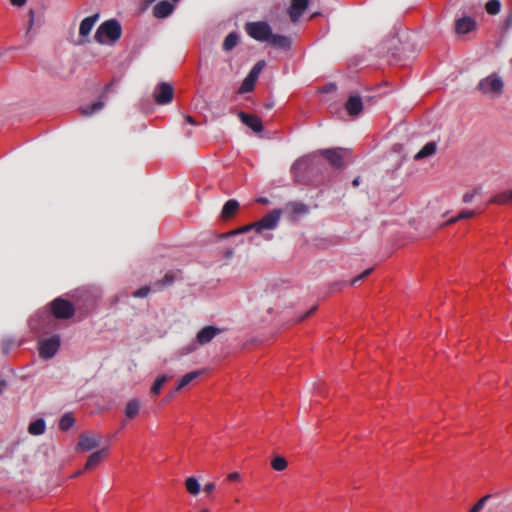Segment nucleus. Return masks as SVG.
Instances as JSON below:
<instances>
[{
    "mask_svg": "<svg viewBox=\"0 0 512 512\" xmlns=\"http://www.w3.org/2000/svg\"><path fill=\"white\" fill-rule=\"evenodd\" d=\"M121 36V26L115 19H110L99 25L94 39L99 44H105L106 40L115 43Z\"/></svg>",
    "mask_w": 512,
    "mask_h": 512,
    "instance_id": "f257e3e1",
    "label": "nucleus"
},
{
    "mask_svg": "<svg viewBox=\"0 0 512 512\" xmlns=\"http://www.w3.org/2000/svg\"><path fill=\"white\" fill-rule=\"evenodd\" d=\"M245 31L248 33L250 38L259 42H265L274 35L267 22H248L245 25Z\"/></svg>",
    "mask_w": 512,
    "mask_h": 512,
    "instance_id": "f03ea898",
    "label": "nucleus"
},
{
    "mask_svg": "<svg viewBox=\"0 0 512 512\" xmlns=\"http://www.w3.org/2000/svg\"><path fill=\"white\" fill-rule=\"evenodd\" d=\"M50 311L55 318L68 320L74 315V306L69 300L57 297L50 303Z\"/></svg>",
    "mask_w": 512,
    "mask_h": 512,
    "instance_id": "7ed1b4c3",
    "label": "nucleus"
},
{
    "mask_svg": "<svg viewBox=\"0 0 512 512\" xmlns=\"http://www.w3.org/2000/svg\"><path fill=\"white\" fill-rule=\"evenodd\" d=\"M504 83L500 76L492 74L480 80L478 90L486 95H499L503 91Z\"/></svg>",
    "mask_w": 512,
    "mask_h": 512,
    "instance_id": "20e7f679",
    "label": "nucleus"
},
{
    "mask_svg": "<svg viewBox=\"0 0 512 512\" xmlns=\"http://www.w3.org/2000/svg\"><path fill=\"white\" fill-rule=\"evenodd\" d=\"M281 214L282 211L278 209L270 211V213L266 214L262 219L253 223L254 230L258 233H262L265 230L275 229L278 227Z\"/></svg>",
    "mask_w": 512,
    "mask_h": 512,
    "instance_id": "39448f33",
    "label": "nucleus"
},
{
    "mask_svg": "<svg viewBox=\"0 0 512 512\" xmlns=\"http://www.w3.org/2000/svg\"><path fill=\"white\" fill-rule=\"evenodd\" d=\"M320 155L336 169L344 167L345 150L342 148H328L319 151Z\"/></svg>",
    "mask_w": 512,
    "mask_h": 512,
    "instance_id": "423d86ee",
    "label": "nucleus"
},
{
    "mask_svg": "<svg viewBox=\"0 0 512 512\" xmlns=\"http://www.w3.org/2000/svg\"><path fill=\"white\" fill-rule=\"evenodd\" d=\"M59 348V337L53 335L45 340L40 341V347H38V354L42 359H51L57 354Z\"/></svg>",
    "mask_w": 512,
    "mask_h": 512,
    "instance_id": "0eeeda50",
    "label": "nucleus"
},
{
    "mask_svg": "<svg viewBox=\"0 0 512 512\" xmlns=\"http://www.w3.org/2000/svg\"><path fill=\"white\" fill-rule=\"evenodd\" d=\"M266 63L261 60L253 66L252 70H250L248 76L245 77V80L242 81L240 86V90L238 93H250L254 89V84L258 79L259 73L262 71Z\"/></svg>",
    "mask_w": 512,
    "mask_h": 512,
    "instance_id": "6e6552de",
    "label": "nucleus"
},
{
    "mask_svg": "<svg viewBox=\"0 0 512 512\" xmlns=\"http://www.w3.org/2000/svg\"><path fill=\"white\" fill-rule=\"evenodd\" d=\"M100 441H102L100 436L85 433L81 434L80 437H78L76 450L81 452H89L97 448L100 444Z\"/></svg>",
    "mask_w": 512,
    "mask_h": 512,
    "instance_id": "1a4fd4ad",
    "label": "nucleus"
},
{
    "mask_svg": "<svg viewBox=\"0 0 512 512\" xmlns=\"http://www.w3.org/2000/svg\"><path fill=\"white\" fill-rule=\"evenodd\" d=\"M222 332L221 328H218L213 325H208L203 328L196 334V341L199 345H205L208 342L212 341L214 337Z\"/></svg>",
    "mask_w": 512,
    "mask_h": 512,
    "instance_id": "9d476101",
    "label": "nucleus"
},
{
    "mask_svg": "<svg viewBox=\"0 0 512 512\" xmlns=\"http://www.w3.org/2000/svg\"><path fill=\"white\" fill-rule=\"evenodd\" d=\"M173 98V87L171 84L161 83L155 93V101L159 105L171 103Z\"/></svg>",
    "mask_w": 512,
    "mask_h": 512,
    "instance_id": "9b49d317",
    "label": "nucleus"
},
{
    "mask_svg": "<svg viewBox=\"0 0 512 512\" xmlns=\"http://www.w3.org/2000/svg\"><path fill=\"white\" fill-rule=\"evenodd\" d=\"M308 3V0H291L288 16H290L292 23H295L303 15L304 11L307 10Z\"/></svg>",
    "mask_w": 512,
    "mask_h": 512,
    "instance_id": "f8f14e48",
    "label": "nucleus"
},
{
    "mask_svg": "<svg viewBox=\"0 0 512 512\" xmlns=\"http://www.w3.org/2000/svg\"><path fill=\"white\" fill-rule=\"evenodd\" d=\"M476 28V22L472 17L464 16L455 21V32L458 35H466Z\"/></svg>",
    "mask_w": 512,
    "mask_h": 512,
    "instance_id": "ddd939ff",
    "label": "nucleus"
},
{
    "mask_svg": "<svg viewBox=\"0 0 512 512\" xmlns=\"http://www.w3.org/2000/svg\"><path fill=\"white\" fill-rule=\"evenodd\" d=\"M238 118L248 126L254 133H261L263 131L262 120L252 114H246L243 111L238 112Z\"/></svg>",
    "mask_w": 512,
    "mask_h": 512,
    "instance_id": "4468645a",
    "label": "nucleus"
},
{
    "mask_svg": "<svg viewBox=\"0 0 512 512\" xmlns=\"http://www.w3.org/2000/svg\"><path fill=\"white\" fill-rule=\"evenodd\" d=\"M265 42L269 43L271 47L278 50L287 51L291 48V39L279 34H273V36H271Z\"/></svg>",
    "mask_w": 512,
    "mask_h": 512,
    "instance_id": "2eb2a0df",
    "label": "nucleus"
},
{
    "mask_svg": "<svg viewBox=\"0 0 512 512\" xmlns=\"http://www.w3.org/2000/svg\"><path fill=\"white\" fill-rule=\"evenodd\" d=\"M173 12V5L171 2L167 0H162L154 6V10H152V13H154V16L158 19H164L167 18L171 13Z\"/></svg>",
    "mask_w": 512,
    "mask_h": 512,
    "instance_id": "dca6fc26",
    "label": "nucleus"
},
{
    "mask_svg": "<svg viewBox=\"0 0 512 512\" xmlns=\"http://www.w3.org/2000/svg\"><path fill=\"white\" fill-rule=\"evenodd\" d=\"M239 209V203L236 199H230L225 202L224 207L221 210L222 221H227L234 217Z\"/></svg>",
    "mask_w": 512,
    "mask_h": 512,
    "instance_id": "f3484780",
    "label": "nucleus"
},
{
    "mask_svg": "<svg viewBox=\"0 0 512 512\" xmlns=\"http://www.w3.org/2000/svg\"><path fill=\"white\" fill-rule=\"evenodd\" d=\"M345 109L351 116H358L362 112V101L360 96H349L345 102Z\"/></svg>",
    "mask_w": 512,
    "mask_h": 512,
    "instance_id": "a211bd4d",
    "label": "nucleus"
},
{
    "mask_svg": "<svg viewBox=\"0 0 512 512\" xmlns=\"http://www.w3.org/2000/svg\"><path fill=\"white\" fill-rule=\"evenodd\" d=\"M107 454V448L99 449L93 454H91L88 458V461H86L85 464V470H90L99 465V463L102 461L103 457H105Z\"/></svg>",
    "mask_w": 512,
    "mask_h": 512,
    "instance_id": "6ab92c4d",
    "label": "nucleus"
},
{
    "mask_svg": "<svg viewBox=\"0 0 512 512\" xmlns=\"http://www.w3.org/2000/svg\"><path fill=\"white\" fill-rule=\"evenodd\" d=\"M99 15H90L89 17L84 18L80 24V35L82 37H88L95 23L98 21Z\"/></svg>",
    "mask_w": 512,
    "mask_h": 512,
    "instance_id": "aec40b11",
    "label": "nucleus"
},
{
    "mask_svg": "<svg viewBox=\"0 0 512 512\" xmlns=\"http://www.w3.org/2000/svg\"><path fill=\"white\" fill-rule=\"evenodd\" d=\"M140 401L138 399H132L127 402L126 407H124V416L126 419L133 420L139 414L140 411Z\"/></svg>",
    "mask_w": 512,
    "mask_h": 512,
    "instance_id": "412c9836",
    "label": "nucleus"
},
{
    "mask_svg": "<svg viewBox=\"0 0 512 512\" xmlns=\"http://www.w3.org/2000/svg\"><path fill=\"white\" fill-rule=\"evenodd\" d=\"M202 373L203 371L199 370L184 374L183 378L180 379L179 384H177L175 391L177 392L182 390L184 387L188 386L189 383L196 380L197 377L201 376Z\"/></svg>",
    "mask_w": 512,
    "mask_h": 512,
    "instance_id": "4be33fe9",
    "label": "nucleus"
},
{
    "mask_svg": "<svg viewBox=\"0 0 512 512\" xmlns=\"http://www.w3.org/2000/svg\"><path fill=\"white\" fill-rule=\"evenodd\" d=\"M46 424L42 418H37L28 426L29 435L40 436L45 432Z\"/></svg>",
    "mask_w": 512,
    "mask_h": 512,
    "instance_id": "5701e85b",
    "label": "nucleus"
},
{
    "mask_svg": "<svg viewBox=\"0 0 512 512\" xmlns=\"http://www.w3.org/2000/svg\"><path fill=\"white\" fill-rule=\"evenodd\" d=\"M286 207L293 215H307L309 211L308 206L299 201H291Z\"/></svg>",
    "mask_w": 512,
    "mask_h": 512,
    "instance_id": "b1692460",
    "label": "nucleus"
},
{
    "mask_svg": "<svg viewBox=\"0 0 512 512\" xmlns=\"http://www.w3.org/2000/svg\"><path fill=\"white\" fill-rule=\"evenodd\" d=\"M436 151V145L435 142H427L419 152H417L416 156H414V159L421 160L426 157L434 155Z\"/></svg>",
    "mask_w": 512,
    "mask_h": 512,
    "instance_id": "393cba45",
    "label": "nucleus"
},
{
    "mask_svg": "<svg viewBox=\"0 0 512 512\" xmlns=\"http://www.w3.org/2000/svg\"><path fill=\"white\" fill-rule=\"evenodd\" d=\"M185 490L192 496H197L200 493L201 486L196 477H189L185 479Z\"/></svg>",
    "mask_w": 512,
    "mask_h": 512,
    "instance_id": "a878e982",
    "label": "nucleus"
},
{
    "mask_svg": "<svg viewBox=\"0 0 512 512\" xmlns=\"http://www.w3.org/2000/svg\"><path fill=\"white\" fill-rule=\"evenodd\" d=\"M512 202V190L503 192L498 194L490 199L488 203L490 204H498V205H506Z\"/></svg>",
    "mask_w": 512,
    "mask_h": 512,
    "instance_id": "bb28decb",
    "label": "nucleus"
},
{
    "mask_svg": "<svg viewBox=\"0 0 512 512\" xmlns=\"http://www.w3.org/2000/svg\"><path fill=\"white\" fill-rule=\"evenodd\" d=\"M239 41V36L237 33L232 32L225 37L224 43H222V50L228 52L233 50L234 47L237 46Z\"/></svg>",
    "mask_w": 512,
    "mask_h": 512,
    "instance_id": "cd10ccee",
    "label": "nucleus"
},
{
    "mask_svg": "<svg viewBox=\"0 0 512 512\" xmlns=\"http://www.w3.org/2000/svg\"><path fill=\"white\" fill-rule=\"evenodd\" d=\"M176 279V274L173 271H170L164 275L163 279L157 281L155 283V289L162 290L164 287L168 285H172L174 280Z\"/></svg>",
    "mask_w": 512,
    "mask_h": 512,
    "instance_id": "c85d7f7f",
    "label": "nucleus"
},
{
    "mask_svg": "<svg viewBox=\"0 0 512 512\" xmlns=\"http://www.w3.org/2000/svg\"><path fill=\"white\" fill-rule=\"evenodd\" d=\"M104 106V103L102 100H98L88 106L81 108V113L84 116H91L92 114L96 113L97 111L101 110Z\"/></svg>",
    "mask_w": 512,
    "mask_h": 512,
    "instance_id": "c756f323",
    "label": "nucleus"
},
{
    "mask_svg": "<svg viewBox=\"0 0 512 512\" xmlns=\"http://www.w3.org/2000/svg\"><path fill=\"white\" fill-rule=\"evenodd\" d=\"M74 425V418L73 415L70 413H66L62 415L60 419V423H58V428H60L61 431H67Z\"/></svg>",
    "mask_w": 512,
    "mask_h": 512,
    "instance_id": "7c9ffc66",
    "label": "nucleus"
},
{
    "mask_svg": "<svg viewBox=\"0 0 512 512\" xmlns=\"http://www.w3.org/2000/svg\"><path fill=\"white\" fill-rule=\"evenodd\" d=\"M167 375H160L156 378L154 384H152L151 387V393L154 395L160 394L161 388H163V385L168 381Z\"/></svg>",
    "mask_w": 512,
    "mask_h": 512,
    "instance_id": "2f4dec72",
    "label": "nucleus"
},
{
    "mask_svg": "<svg viewBox=\"0 0 512 512\" xmlns=\"http://www.w3.org/2000/svg\"><path fill=\"white\" fill-rule=\"evenodd\" d=\"M271 468L277 470V471H283L287 468V461L286 458L283 456H277L271 460Z\"/></svg>",
    "mask_w": 512,
    "mask_h": 512,
    "instance_id": "473e14b6",
    "label": "nucleus"
},
{
    "mask_svg": "<svg viewBox=\"0 0 512 512\" xmlns=\"http://www.w3.org/2000/svg\"><path fill=\"white\" fill-rule=\"evenodd\" d=\"M500 7L499 0H488L486 3V11L490 15H498L500 13Z\"/></svg>",
    "mask_w": 512,
    "mask_h": 512,
    "instance_id": "72a5a7b5",
    "label": "nucleus"
},
{
    "mask_svg": "<svg viewBox=\"0 0 512 512\" xmlns=\"http://www.w3.org/2000/svg\"><path fill=\"white\" fill-rule=\"evenodd\" d=\"M489 498H491V496L490 495H486V496L482 497L481 499H479V501H477L474 504V506H472L470 512H480L483 509L485 503H487V500Z\"/></svg>",
    "mask_w": 512,
    "mask_h": 512,
    "instance_id": "f704fd0d",
    "label": "nucleus"
},
{
    "mask_svg": "<svg viewBox=\"0 0 512 512\" xmlns=\"http://www.w3.org/2000/svg\"><path fill=\"white\" fill-rule=\"evenodd\" d=\"M151 291V288L149 286H144L134 292H132V296L134 298H144L148 295V293Z\"/></svg>",
    "mask_w": 512,
    "mask_h": 512,
    "instance_id": "c9c22d12",
    "label": "nucleus"
},
{
    "mask_svg": "<svg viewBox=\"0 0 512 512\" xmlns=\"http://www.w3.org/2000/svg\"><path fill=\"white\" fill-rule=\"evenodd\" d=\"M476 214V211L475 210H462L461 213H459L458 215H456V219H460V220H466L468 218H472L474 217Z\"/></svg>",
    "mask_w": 512,
    "mask_h": 512,
    "instance_id": "e433bc0d",
    "label": "nucleus"
},
{
    "mask_svg": "<svg viewBox=\"0 0 512 512\" xmlns=\"http://www.w3.org/2000/svg\"><path fill=\"white\" fill-rule=\"evenodd\" d=\"M372 271H373V268H369V269L364 270L363 272H361V274H359L354 279H352L351 285H354V284L360 282L361 280L365 279L367 276H369V274Z\"/></svg>",
    "mask_w": 512,
    "mask_h": 512,
    "instance_id": "4c0bfd02",
    "label": "nucleus"
},
{
    "mask_svg": "<svg viewBox=\"0 0 512 512\" xmlns=\"http://www.w3.org/2000/svg\"><path fill=\"white\" fill-rule=\"evenodd\" d=\"M12 345H13L12 340H9V339L3 340V342H2L3 353L8 354L10 347H12Z\"/></svg>",
    "mask_w": 512,
    "mask_h": 512,
    "instance_id": "58836bf2",
    "label": "nucleus"
},
{
    "mask_svg": "<svg viewBox=\"0 0 512 512\" xmlns=\"http://www.w3.org/2000/svg\"><path fill=\"white\" fill-rule=\"evenodd\" d=\"M303 165V162L301 161H298L294 164H292V167H291V174L294 175V177L297 179V174H296V171L299 170L301 168V166Z\"/></svg>",
    "mask_w": 512,
    "mask_h": 512,
    "instance_id": "ea45409f",
    "label": "nucleus"
},
{
    "mask_svg": "<svg viewBox=\"0 0 512 512\" xmlns=\"http://www.w3.org/2000/svg\"><path fill=\"white\" fill-rule=\"evenodd\" d=\"M475 197V192H467L463 195V202L464 203H470L472 199Z\"/></svg>",
    "mask_w": 512,
    "mask_h": 512,
    "instance_id": "a19ab883",
    "label": "nucleus"
},
{
    "mask_svg": "<svg viewBox=\"0 0 512 512\" xmlns=\"http://www.w3.org/2000/svg\"><path fill=\"white\" fill-rule=\"evenodd\" d=\"M241 475L238 472L228 474V481H239Z\"/></svg>",
    "mask_w": 512,
    "mask_h": 512,
    "instance_id": "79ce46f5",
    "label": "nucleus"
},
{
    "mask_svg": "<svg viewBox=\"0 0 512 512\" xmlns=\"http://www.w3.org/2000/svg\"><path fill=\"white\" fill-rule=\"evenodd\" d=\"M215 489V484L213 482H209L204 486V492L211 493Z\"/></svg>",
    "mask_w": 512,
    "mask_h": 512,
    "instance_id": "37998d69",
    "label": "nucleus"
},
{
    "mask_svg": "<svg viewBox=\"0 0 512 512\" xmlns=\"http://www.w3.org/2000/svg\"><path fill=\"white\" fill-rule=\"evenodd\" d=\"M11 1V4L14 5L15 7H23L24 4L26 3V0H9Z\"/></svg>",
    "mask_w": 512,
    "mask_h": 512,
    "instance_id": "c03bdc74",
    "label": "nucleus"
},
{
    "mask_svg": "<svg viewBox=\"0 0 512 512\" xmlns=\"http://www.w3.org/2000/svg\"><path fill=\"white\" fill-rule=\"evenodd\" d=\"M315 310H316V307H315V306H314V307H312V308H311V310L307 311V313L303 314V316H302V317H300L299 321H302V320H304V319H306V318L310 317V316H311V314L315 312Z\"/></svg>",
    "mask_w": 512,
    "mask_h": 512,
    "instance_id": "a18cd8bd",
    "label": "nucleus"
},
{
    "mask_svg": "<svg viewBox=\"0 0 512 512\" xmlns=\"http://www.w3.org/2000/svg\"><path fill=\"white\" fill-rule=\"evenodd\" d=\"M458 221H461V220H460V219H456V216H454V217H451L450 219H448V220L446 221V223H445V224H443V225H445V226H447V225H451V224H454V223H456V222H458Z\"/></svg>",
    "mask_w": 512,
    "mask_h": 512,
    "instance_id": "49530a36",
    "label": "nucleus"
},
{
    "mask_svg": "<svg viewBox=\"0 0 512 512\" xmlns=\"http://www.w3.org/2000/svg\"><path fill=\"white\" fill-rule=\"evenodd\" d=\"M251 230H254L253 223L248 225V226L242 227V229H240V232L241 233H245V232H248V231H251Z\"/></svg>",
    "mask_w": 512,
    "mask_h": 512,
    "instance_id": "de8ad7c7",
    "label": "nucleus"
},
{
    "mask_svg": "<svg viewBox=\"0 0 512 512\" xmlns=\"http://www.w3.org/2000/svg\"><path fill=\"white\" fill-rule=\"evenodd\" d=\"M33 19H34V14H33V11H29V29H32V26H33Z\"/></svg>",
    "mask_w": 512,
    "mask_h": 512,
    "instance_id": "09e8293b",
    "label": "nucleus"
},
{
    "mask_svg": "<svg viewBox=\"0 0 512 512\" xmlns=\"http://www.w3.org/2000/svg\"><path fill=\"white\" fill-rule=\"evenodd\" d=\"M7 386V382L4 380H0V395L3 393L4 388Z\"/></svg>",
    "mask_w": 512,
    "mask_h": 512,
    "instance_id": "8fccbe9b",
    "label": "nucleus"
},
{
    "mask_svg": "<svg viewBox=\"0 0 512 512\" xmlns=\"http://www.w3.org/2000/svg\"><path fill=\"white\" fill-rule=\"evenodd\" d=\"M185 120L188 121L189 124L191 125H196V120H194L191 116L187 115L185 116Z\"/></svg>",
    "mask_w": 512,
    "mask_h": 512,
    "instance_id": "3c124183",
    "label": "nucleus"
},
{
    "mask_svg": "<svg viewBox=\"0 0 512 512\" xmlns=\"http://www.w3.org/2000/svg\"><path fill=\"white\" fill-rule=\"evenodd\" d=\"M359 183H360V179L358 177L352 181L353 187H357Z\"/></svg>",
    "mask_w": 512,
    "mask_h": 512,
    "instance_id": "603ef678",
    "label": "nucleus"
},
{
    "mask_svg": "<svg viewBox=\"0 0 512 512\" xmlns=\"http://www.w3.org/2000/svg\"><path fill=\"white\" fill-rule=\"evenodd\" d=\"M258 202L262 204H267L268 200L267 198H258Z\"/></svg>",
    "mask_w": 512,
    "mask_h": 512,
    "instance_id": "864d4df0",
    "label": "nucleus"
},
{
    "mask_svg": "<svg viewBox=\"0 0 512 512\" xmlns=\"http://www.w3.org/2000/svg\"><path fill=\"white\" fill-rule=\"evenodd\" d=\"M111 84H107L105 87V91H103L102 97L110 90Z\"/></svg>",
    "mask_w": 512,
    "mask_h": 512,
    "instance_id": "5fc2aeb1",
    "label": "nucleus"
},
{
    "mask_svg": "<svg viewBox=\"0 0 512 512\" xmlns=\"http://www.w3.org/2000/svg\"><path fill=\"white\" fill-rule=\"evenodd\" d=\"M200 512H210V511L206 508H202Z\"/></svg>",
    "mask_w": 512,
    "mask_h": 512,
    "instance_id": "6e6d98bb",
    "label": "nucleus"
},
{
    "mask_svg": "<svg viewBox=\"0 0 512 512\" xmlns=\"http://www.w3.org/2000/svg\"><path fill=\"white\" fill-rule=\"evenodd\" d=\"M81 475V471L80 472H77L76 474H74V477H78Z\"/></svg>",
    "mask_w": 512,
    "mask_h": 512,
    "instance_id": "4d7b16f0",
    "label": "nucleus"
},
{
    "mask_svg": "<svg viewBox=\"0 0 512 512\" xmlns=\"http://www.w3.org/2000/svg\"><path fill=\"white\" fill-rule=\"evenodd\" d=\"M147 1H148V3H152V2H154L155 0H147Z\"/></svg>",
    "mask_w": 512,
    "mask_h": 512,
    "instance_id": "13d9d810",
    "label": "nucleus"
},
{
    "mask_svg": "<svg viewBox=\"0 0 512 512\" xmlns=\"http://www.w3.org/2000/svg\"><path fill=\"white\" fill-rule=\"evenodd\" d=\"M173 2H178L179 0H172Z\"/></svg>",
    "mask_w": 512,
    "mask_h": 512,
    "instance_id": "bf43d9fd",
    "label": "nucleus"
}]
</instances>
